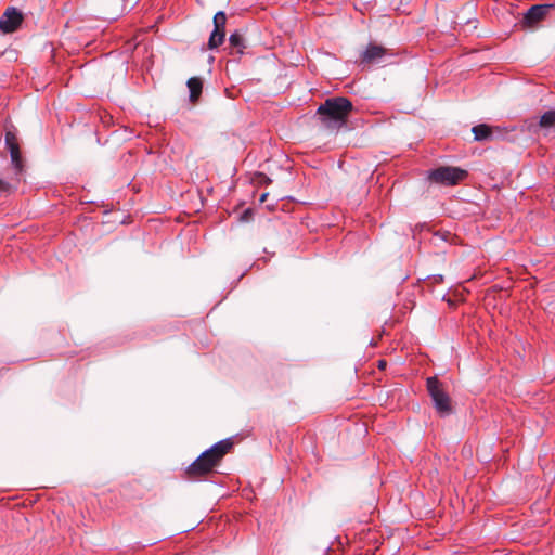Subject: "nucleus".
Masks as SVG:
<instances>
[{"label":"nucleus","mask_w":555,"mask_h":555,"mask_svg":"<svg viewBox=\"0 0 555 555\" xmlns=\"http://www.w3.org/2000/svg\"><path fill=\"white\" fill-rule=\"evenodd\" d=\"M352 111V103L346 98L327 99L318 108L322 126L330 131H337L346 126L347 118Z\"/></svg>","instance_id":"obj_1"},{"label":"nucleus","mask_w":555,"mask_h":555,"mask_svg":"<svg viewBox=\"0 0 555 555\" xmlns=\"http://www.w3.org/2000/svg\"><path fill=\"white\" fill-rule=\"evenodd\" d=\"M233 442L224 439L215 443L210 449L203 452L186 469L191 478L202 477L210 473L220 460L230 451Z\"/></svg>","instance_id":"obj_2"},{"label":"nucleus","mask_w":555,"mask_h":555,"mask_svg":"<svg viewBox=\"0 0 555 555\" xmlns=\"http://www.w3.org/2000/svg\"><path fill=\"white\" fill-rule=\"evenodd\" d=\"M427 389L434 402V405L441 416H448L452 412V405L449 395L443 390L441 384L436 377L427 378Z\"/></svg>","instance_id":"obj_3"},{"label":"nucleus","mask_w":555,"mask_h":555,"mask_svg":"<svg viewBox=\"0 0 555 555\" xmlns=\"http://www.w3.org/2000/svg\"><path fill=\"white\" fill-rule=\"evenodd\" d=\"M467 176V172L457 167H439L428 173V178L438 184L455 185Z\"/></svg>","instance_id":"obj_4"},{"label":"nucleus","mask_w":555,"mask_h":555,"mask_svg":"<svg viewBox=\"0 0 555 555\" xmlns=\"http://www.w3.org/2000/svg\"><path fill=\"white\" fill-rule=\"evenodd\" d=\"M555 3L534 4L522 13V27L534 28L540 22L546 18Z\"/></svg>","instance_id":"obj_5"},{"label":"nucleus","mask_w":555,"mask_h":555,"mask_svg":"<svg viewBox=\"0 0 555 555\" xmlns=\"http://www.w3.org/2000/svg\"><path fill=\"white\" fill-rule=\"evenodd\" d=\"M5 145L10 152L11 163L16 171L21 173L23 171V159L20 150L17 137L13 131H7L5 133Z\"/></svg>","instance_id":"obj_6"},{"label":"nucleus","mask_w":555,"mask_h":555,"mask_svg":"<svg viewBox=\"0 0 555 555\" xmlns=\"http://www.w3.org/2000/svg\"><path fill=\"white\" fill-rule=\"evenodd\" d=\"M22 22V13L15 8H8L0 18V29L4 34H11L21 26Z\"/></svg>","instance_id":"obj_7"},{"label":"nucleus","mask_w":555,"mask_h":555,"mask_svg":"<svg viewBox=\"0 0 555 555\" xmlns=\"http://www.w3.org/2000/svg\"><path fill=\"white\" fill-rule=\"evenodd\" d=\"M227 22L225 13L219 11L214 16V30L210 34L208 46L210 49L219 47L224 40V26Z\"/></svg>","instance_id":"obj_8"},{"label":"nucleus","mask_w":555,"mask_h":555,"mask_svg":"<svg viewBox=\"0 0 555 555\" xmlns=\"http://www.w3.org/2000/svg\"><path fill=\"white\" fill-rule=\"evenodd\" d=\"M386 54V50L376 44H369L362 53V61L366 63H376Z\"/></svg>","instance_id":"obj_9"},{"label":"nucleus","mask_w":555,"mask_h":555,"mask_svg":"<svg viewBox=\"0 0 555 555\" xmlns=\"http://www.w3.org/2000/svg\"><path fill=\"white\" fill-rule=\"evenodd\" d=\"M539 128L545 135L555 131V111L545 112L539 120Z\"/></svg>","instance_id":"obj_10"},{"label":"nucleus","mask_w":555,"mask_h":555,"mask_svg":"<svg viewBox=\"0 0 555 555\" xmlns=\"http://www.w3.org/2000/svg\"><path fill=\"white\" fill-rule=\"evenodd\" d=\"M472 132L474 133V138L476 141L492 140L494 135L493 129L486 124H480L473 127Z\"/></svg>","instance_id":"obj_11"},{"label":"nucleus","mask_w":555,"mask_h":555,"mask_svg":"<svg viewBox=\"0 0 555 555\" xmlns=\"http://www.w3.org/2000/svg\"><path fill=\"white\" fill-rule=\"evenodd\" d=\"M186 86H188L189 91H190V100H191V102L197 101V99L199 98V95L202 93V89H203V81H202V79L198 78V77H191L188 80Z\"/></svg>","instance_id":"obj_12"},{"label":"nucleus","mask_w":555,"mask_h":555,"mask_svg":"<svg viewBox=\"0 0 555 555\" xmlns=\"http://www.w3.org/2000/svg\"><path fill=\"white\" fill-rule=\"evenodd\" d=\"M229 41L233 48L237 49L238 53L243 52L245 46L243 43V37L240 34H232L229 38Z\"/></svg>","instance_id":"obj_13"},{"label":"nucleus","mask_w":555,"mask_h":555,"mask_svg":"<svg viewBox=\"0 0 555 555\" xmlns=\"http://www.w3.org/2000/svg\"><path fill=\"white\" fill-rule=\"evenodd\" d=\"M10 191V184L0 178V195L8 193Z\"/></svg>","instance_id":"obj_14"},{"label":"nucleus","mask_w":555,"mask_h":555,"mask_svg":"<svg viewBox=\"0 0 555 555\" xmlns=\"http://www.w3.org/2000/svg\"><path fill=\"white\" fill-rule=\"evenodd\" d=\"M267 196H268V193H263L261 196H260V202L263 203L266 199H267Z\"/></svg>","instance_id":"obj_15"},{"label":"nucleus","mask_w":555,"mask_h":555,"mask_svg":"<svg viewBox=\"0 0 555 555\" xmlns=\"http://www.w3.org/2000/svg\"><path fill=\"white\" fill-rule=\"evenodd\" d=\"M385 366V362L384 361H379V367H384Z\"/></svg>","instance_id":"obj_16"}]
</instances>
